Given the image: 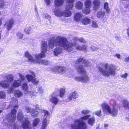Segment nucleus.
Returning <instances> with one entry per match:
<instances>
[{
	"label": "nucleus",
	"instance_id": "f257e3e1",
	"mask_svg": "<svg viewBox=\"0 0 129 129\" xmlns=\"http://www.w3.org/2000/svg\"><path fill=\"white\" fill-rule=\"evenodd\" d=\"M100 65L101 66L98 67V69L103 76L108 77L110 75L114 76L115 75L116 68L115 66L104 63H101Z\"/></svg>",
	"mask_w": 129,
	"mask_h": 129
},
{
	"label": "nucleus",
	"instance_id": "f03ea898",
	"mask_svg": "<svg viewBox=\"0 0 129 129\" xmlns=\"http://www.w3.org/2000/svg\"><path fill=\"white\" fill-rule=\"evenodd\" d=\"M90 116V115L85 116L80 118L79 120L74 121L73 123L74 125L72 126V127L76 129H87V126L86 123L82 121L88 120Z\"/></svg>",
	"mask_w": 129,
	"mask_h": 129
},
{
	"label": "nucleus",
	"instance_id": "7ed1b4c3",
	"mask_svg": "<svg viewBox=\"0 0 129 129\" xmlns=\"http://www.w3.org/2000/svg\"><path fill=\"white\" fill-rule=\"evenodd\" d=\"M58 42L59 46L63 48L65 50L68 52H70L74 48L73 47L76 45V43L69 42L68 41H57Z\"/></svg>",
	"mask_w": 129,
	"mask_h": 129
},
{
	"label": "nucleus",
	"instance_id": "20e7f679",
	"mask_svg": "<svg viewBox=\"0 0 129 129\" xmlns=\"http://www.w3.org/2000/svg\"><path fill=\"white\" fill-rule=\"evenodd\" d=\"M59 90V88H55V91L49 96V102L55 105H56L59 101V99L57 97Z\"/></svg>",
	"mask_w": 129,
	"mask_h": 129
},
{
	"label": "nucleus",
	"instance_id": "39448f33",
	"mask_svg": "<svg viewBox=\"0 0 129 129\" xmlns=\"http://www.w3.org/2000/svg\"><path fill=\"white\" fill-rule=\"evenodd\" d=\"M16 110L15 109H13L11 111V114H8L6 116V119L9 122H13L16 119Z\"/></svg>",
	"mask_w": 129,
	"mask_h": 129
},
{
	"label": "nucleus",
	"instance_id": "423d86ee",
	"mask_svg": "<svg viewBox=\"0 0 129 129\" xmlns=\"http://www.w3.org/2000/svg\"><path fill=\"white\" fill-rule=\"evenodd\" d=\"M104 113L107 114H109L111 110L110 106L105 102H104L100 105Z\"/></svg>",
	"mask_w": 129,
	"mask_h": 129
},
{
	"label": "nucleus",
	"instance_id": "0eeeda50",
	"mask_svg": "<svg viewBox=\"0 0 129 129\" xmlns=\"http://www.w3.org/2000/svg\"><path fill=\"white\" fill-rule=\"evenodd\" d=\"M74 79L76 81H81L84 83H87L89 81V77L86 74L81 76H76Z\"/></svg>",
	"mask_w": 129,
	"mask_h": 129
},
{
	"label": "nucleus",
	"instance_id": "6e6552de",
	"mask_svg": "<svg viewBox=\"0 0 129 129\" xmlns=\"http://www.w3.org/2000/svg\"><path fill=\"white\" fill-rule=\"evenodd\" d=\"M119 107V105L116 103H115L113 106L112 109H111L109 114L111 115L112 116H116L117 115L118 109Z\"/></svg>",
	"mask_w": 129,
	"mask_h": 129
},
{
	"label": "nucleus",
	"instance_id": "1a4fd4ad",
	"mask_svg": "<svg viewBox=\"0 0 129 129\" xmlns=\"http://www.w3.org/2000/svg\"><path fill=\"white\" fill-rule=\"evenodd\" d=\"M22 127L24 129H31V127L30 123L27 118H25L22 123Z\"/></svg>",
	"mask_w": 129,
	"mask_h": 129
},
{
	"label": "nucleus",
	"instance_id": "9d476101",
	"mask_svg": "<svg viewBox=\"0 0 129 129\" xmlns=\"http://www.w3.org/2000/svg\"><path fill=\"white\" fill-rule=\"evenodd\" d=\"M76 70L77 72L79 74H86L87 73L83 65H78L77 66Z\"/></svg>",
	"mask_w": 129,
	"mask_h": 129
},
{
	"label": "nucleus",
	"instance_id": "9b49d317",
	"mask_svg": "<svg viewBox=\"0 0 129 129\" xmlns=\"http://www.w3.org/2000/svg\"><path fill=\"white\" fill-rule=\"evenodd\" d=\"M0 85L3 88L6 89L8 88L10 86V84L7 80L4 79L0 82Z\"/></svg>",
	"mask_w": 129,
	"mask_h": 129
},
{
	"label": "nucleus",
	"instance_id": "f8f14e48",
	"mask_svg": "<svg viewBox=\"0 0 129 129\" xmlns=\"http://www.w3.org/2000/svg\"><path fill=\"white\" fill-rule=\"evenodd\" d=\"M66 70L64 67H57L54 68L53 71L56 72L63 74L66 72Z\"/></svg>",
	"mask_w": 129,
	"mask_h": 129
},
{
	"label": "nucleus",
	"instance_id": "ddd939ff",
	"mask_svg": "<svg viewBox=\"0 0 129 129\" xmlns=\"http://www.w3.org/2000/svg\"><path fill=\"white\" fill-rule=\"evenodd\" d=\"M49 40H67V39L64 37L53 35L51 36Z\"/></svg>",
	"mask_w": 129,
	"mask_h": 129
},
{
	"label": "nucleus",
	"instance_id": "4468645a",
	"mask_svg": "<svg viewBox=\"0 0 129 129\" xmlns=\"http://www.w3.org/2000/svg\"><path fill=\"white\" fill-rule=\"evenodd\" d=\"M59 42L57 41H49L48 48L52 49L55 46H59Z\"/></svg>",
	"mask_w": 129,
	"mask_h": 129
},
{
	"label": "nucleus",
	"instance_id": "2eb2a0df",
	"mask_svg": "<svg viewBox=\"0 0 129 129\" xmlns=\"http://www.w3.org/2000/svg\"><path fill=\"white\" fill-rule=\"evenodd\" d=\"M24 56L26 57L27 59L30 62H36V58L35 59H34L32 56L29 53L27 52L26 51L24 53ZM36 58V57H35Z\"/></svg>",
	"mask_w": 129,
	"mask_h": 129
},
{
	"label": "nucleus",
	"instance_id": "dca6fc26",
	"mask_svg": "<svg viewBox=\"0 0 129 129\" xmlns=\"http://www.w3.org/2000/svg\"><path fill=\"white\" fill-rule=\"evenodd\" d=\"M47 51L45 52L44 51H42L40 53L36 55L35 57H36V61H37L38 60L41 59V58H42L45 57V53H46Z\"/></svg>",
	"mask_w": 129,
	"mask_h": 129
},
{
	"label": "nucleus",
	"instance_id": "f3484780",
	"mask_svg": "<svg viewBox=\"0 0 129 129\" xmlns=\"http://www.w3.org/2000/svg\"><path fill=\"white\" fill-rule=\"evenodd\" d=\"M78 96L77 93L75 91H74L70 93L69 95L68 99L71 101L73 99H75L78 97Z\"/></svg>",
	"mask_w": 129,
	"mask_h": 129
},
{
	"label": "nucleus",
	"instance_id": "a211bd4d",
	"mask_svg": "<svg viewBox=\"0 0 129 129\" xmlns=\"http://www.w3.org/2000/svg\"><path fill=\"white\" fill-rule=\"evenodd\" d=\"M4 79L7 80L10 83H11L13 80L14 77L11 74H7L4 76Z\"/></svg>",
	"mask_w": 129,
	"mask_h": 129
},
{
	"label": "nucleus",
	"instance_id": "6ab92c4d",
	"mask_svg": "<svg viewBox=\"0 0 129 129\" xmlns=\"http://www.w3.org/2000/svg\"><path fill=\"white\" fill-rule=\"evenodd\" d=\"M21 81L19 79L18 80H14L12 83V86L14 87H17L21 85Z\"/></svg>",
	"mask_w": 129,
	"mask_h": 129
},
{
	"label": "nucleus",
	"instance_id": "aec40b11",
	"mask_svg": "<svg viewBox=\"0 0 129 129\" xmlns=\"http://www.w3.org/2000/svg\"><path fill=\"white\" fill-rule=\"evenodd\" d=\"M14 95L16 98H20L22 97L23 95L22 92L19 90H16L14 91Z\"/></svg>",
	"mask_w": 129,
	"mask_h": 129
},
{
	"label": "nucleus",
	"instance_id": "412c9836",
	"mask_svg": "<svg viewBox=\"0 0 129 129\" xmlns=\"http://www.w3.org/2000/svg\"><path fill=\"white\" fill-rule=\"evenodd\" d=\"M48 45L46 42L43 41L41 45V50L44 51L45 52L47 51Z\"/></svg>",
	"mask_w": 129,
	"mask_h": 129
},
{
	"label": "nucleus",
	"instance_id": "4be33fe9",
	"mask_svg": "<svg viewBox=\"0 0 129 129\" xmlns=\"http://www.w3.org/2000/svg\"><path fill=\"white\" fill-rule=\"evenodd\" d=\"M62 52V49L60 47H56L54 50L53 54L55 56L61 54Z\"/></svg>",
	"mask_w": 129,
	"mask_h": 129
},
{
	"label": "nucleus",
	"instance_id": "5701e85b",
	"mask_svg": "<svg viewBox=\"0 0 129 129\" xmlns=\"http://www.w3.org/2000/svg\"><path fill=\"white\" fill-rule=\"evenodd\" d=\"M14 24V20L13 19H11L10 20H9V21L7 22V29L8 30H10L13 25Z\"/></svg>",
	"mask_w": 129,
	"mask_h": 129
},
{
	"label": "nucleus",
	"instance_id": "b1692460",
	"mask_svg": "<svg viewBox=\"0 0 129 129\" xmlns=\"http://www.w3.org/2000/svg\"><path fill=\"white\" fill-rule=\"evenodd\" d=\"M93 4L94 5L93 9L95 10H97L100 5V1L98 0H95L93 1Z\"/></svg>",
	"mask_w": 129,
	"mask_h": 129
},
{
	"label": "nucleus",
	"instance_id": "393cba45",
	"mask_svg": "<svg viewBox=\"0 0 129 129\" xmlns=\"http://www.w3.org/2000/svg\"><path fill=\"white\" fill-rule=\"evenodd\" d=\"M36 63H38L39 64H44L45 65H48L50 63V61L47 60H38L36 61Z\"/></svg>",
	"mask_w": 129,
	"mask_h": 129
},
{
	"label": "nucleus",
	"instance_id": "a878e982",
	"mask_svg": "<svg viewBox=\"0 0 129 129\" xmlns=\"http://www.w3.org/2000/svg\"><path fill=\"white\" fill-rule=\"evenodd\" d=\"M81 22L83 24L87 25L90 23L91 19L87 17H84L82 19Z\"/></svg>",
	"mask_w": 129,
	"mask_h": 129
},
{
	"label": "nucleus",
	"instance_id": "bb28decb",
	"mask_svg": "<svg viewBox=\"0 0 129 129\" xmlns=\"http://www.w3.org/2000/svg\"><path fill=\"white\" fill-rule=\"evenodd\" d=\"M71 12L67 10H64L62 12V15L66 17L71 16Z\"/></svg>",
	"mask_w": 129,
	"mask_h": 129
},
{
	"label": "nucleus",
	"instance_id": "cd10ccee",
	"mask_svg": "<svg viewBox=\"0 0 129 129\" xmlns=\"http://www.w3.org/2000/svg\"><path fill=\"white\" fill-rule=\"evenodd\" d=\"M88 119L87 123L91 126H92L95 122V118L92 117L89 118Z\"/></svg>",
	"mask_w": 129,
	"mask_h": 129
},
{
	"label": "nucleus",
	"instance_id": "c85d7f7f",
	"mask_svg": "<svg viewBox=\"0 0 129 129\" xmlns=\"http://www.w3.org/2000/svg\"><path fill=\"white\" fill-rule=\"evenodd\" d=\"M64 2V0H55L54 5L55 7H59L62 5Z\"/></svg>",
	"mask_w": 129,
	"mask_h": 129
},
{
	"label": "nucleus",
	"instance_id": "c756f323",
	"mask_svg": "<svg viewBox=\"0 0 129 129\" xmlns=\"http://www.w3.org/2000/svg\"><path fill=\"white\" fill-rule=\"evenodd\" d=\"M59 92V94H58V96L59 95V97L61 98L63 97L65 94V90L63 88H60L59 89V90L58 92Z\"/></svg>",
	"mask_w": 129,
	"mask_h": 129
},
{
	"label": "nucleus",
	"instance_id": "7c9ffc66",
	"mask_svg": "<svg viewBox=\"0 0 129 129\" xmlns=\"http://www.w3.org/2000/svg\"><path fill=\"white\" fill-rule=\"evenodd\" d=\"M23 118V116L22 113V111L19 110L17 114V119L18 120L21 121Z\"/></svg>",
	"mask_w": 129,
	"mask_h": 129
},
{
	"label": "nucleus",
	"instance_id": "2f4dec72",
	"mask_svg": "<svg viewBox=\"0 0 129 129\" xmlns=\"http://www.w3.org/2000/svg\"><path fill=\"white\" fill-rule=\"evenodd\" d=\"M40 122V119L39 118H36L33 121L32 125L34 127L36 126Z\"/></svg>",
	"mask_w": 129,
	"mask_h": 129
},
{
	"label": "nucleus",
	"instance_id": "473e14b6",
	"mask_svg": "<svg viewBox=\"0 0 129 129\" xmlns=\"http://www.w3.org/2000/svg\"><path fill=\"white\" fill-rule=\"evenodd\" d=\"M22 87L24 93H27L28 92V86L27 83H24L22 85Z\"/></svg>",
	"mask_w": 129,
	"mask_h": 129
},
{
	"label": "nucleus",
	"instance_id": "72a5a7b5",
	"mask_svg": "<svg viewBox=\"0 0 129 129\" xmlns=\"http://www.w3.org/2000/svg\"><path fill=\"white\" fill-rule=\"evenodd\" d=\"M122 103L123 106L125 109H129V103L127 100H123Z\"/></svg>",
	"mask_w": 129,
	"mask_h": 129
},
{
	"label": "nucleus",
	"instance_id": "f704fd0d",
	"mask_svg": "<svg viewBox=\"0 0 129 129\" xmlns=\"http://www.w3.org/2000/svg\"><path fill=\"white\" fill-rule=\"evenodd\" d=\"M82 17V15L80 13L76 14L74 16V19L75 20L78 21Z\"/></svg>",
	"mask_w": 129,
	"mask_h": 129
},
{
	"label": "nucleus",
	"instance_id": "c9c22d12",
	"mask_svg": "<svg viewBox=\"0 0 129 129\" xmlns=\"http://www.w3.org/2000/svg\"><path fill=\"white\" fill-rule=\"evenodd\" d=\"M28 94L31 96V98H34L36 96V94L37 93L35 90H33L31 91H28Z\"/></svg>",
	"mask_w": 129,
	"mask_h": 129
},
{
	"label": "nucleus",
	"instance_id": "e433bc0d",
	"mask_svg": "<svg viewBox=\"0 0 129 129\" xmlns=\"http://www.w3.org/2000/svg\"><path fill=\"white\" fill-rule=\"evenodd\" d=\"M75 46H76V49L77 50L83 51L86 50V49L87 47L85 45H83L82 46H81L78 45H77L76 43V45Z\"/></svg>",
	"mask_w": 129,
	"mask_h": 129
},
{
	"label": "nucleus",
	"instance_id": "4c0bfd02",
	"mask_svg": "<svg viewBox=\"0 0 129 129\" xmlns=\"http://www.w3.org/2000/svg\"><path fill=\"white\" fill-rule=\"evenodd\" d=\"M83 5V4L80 1L77 2L75 4L76 8L78 9H81L82 8Z\"/></svg>",
	"mask_w": 129,
	"mask_h": 129
},
{
	"label": "nucleus",
	"instance_id": "58836bf2",
	"mask_svg": "<svg viewBox=\"0 0 129 129\" xmlns=\"http://www.w3.org/2000/svg\"><path fill=\"white\" fill-rule=\"evenodd\" d=\"M54 14L56 16H60L62 15V12L59 9H55L53 11Z\"/></svg>",
	"mask_w": 129,
	"mask_h": 129
},
{
	"label": "nucleus",
	"instance_id": "ea45409f",
	"mask_svg": "<svg viewBox=\"0 0 129 129\" xmlns=\"http://www.w3.org/2000/svg\"><path fill=\"white\" fill-rule=\"evenodd\" d=\"M36 111L34 109H31V110L30 112L31 115L32 117H37L39 116V113H36Z\"/></svg>",
	"mask_w": 129,
	"mask_h": 129
},
{
	"label": "nucleus",
	"instance_id": "a19ab883",
	"mask_svg": "<svg viewBox=\"0 0 129 129\" xmlns=\"http://www.w3.org/2000/svg\"><path fill=\"white\" fill-rule=\"evenodd\" d=\"M83 63L84 64V65L83 66L85 67H91L90 63L87 60H84Z\"/></svg>",
	"mask_w": 129,
	"mask_h": 129
},
{
	"label": "nucleus",
	"instance_id": "79ce46f5",
	"mask_svg": "<svg viewBox=\"0 0 129 129\" xmlns=\"http://www.w3.org/2000/svg\"><path fill=\"white\" fill-rule=\"evenodd\" d=\"M31 28L30 26L27 27L24 29V31L26 34H31Z\"/></svg>",
	"mask_w": 129,
	"mask_h": 129
},
{
	"label": "nucleus",
	"instance_id": "37998d69",
	"mask_svg": "<svg viewBox=\"0 0 129 129\" xmlns=\"http://www.w3.org/2000/svg\"><path fill=\"white\" fill-rule=\"evenodd\" d=\"M105 12L104 11H100L98 12L97 14L98 18H103L104 16Z\"/></svg>",
	"mask_w": 129,
	"mask_h": 129
},
{
	"label": "nucleus",
	"instance_id": "c03bdc74",
	"mask_svg": "<svg viewBox=\"0 0 129 129\" xmlns=\"http://www.w3.org/2000/svg\"><path fill=\"white\" fill-rule=\"evenodd\" d=\"M49 122L42 121V124L41 129H46Z\"/></svg>",
	"mask_w": 129,
	"mask_h": 129
},
{
	"label": "nucleus",
	"instance_id": "a18cd8bd",
	"mask_svg": "<svg viewBox=\"0 0 129 129\" xmlns=\"http://www.w3.org/2000/svg\"><path fill=\"white\" fill-rule=\"evenodd\" d=\"M90 111L87 109H83L81 112V114L83 115L86 116L89 113Z\"/></svg>",
	"mask_w": 129,
	"mask_h": 129
},
{
	"label": "nucleus",
	"instance_id": "49530a36",
	"mask_svg": "<svg viewBox=\"0 0 129 129\" xmlns=\"http://www.w3.org/2000/svg\"><path fill=\"white\" fill-rule=\"evenodd\" d=\"M27 79V80L28 82L31 81L34 78V76L28 74L26 75L25 76Z\"/></svg>",
	"mask_w": 129,
	"mask_h": 129
},
{
	"label": "nucleus",
	"instance_id": "de8ad7c7",
	"mask_svg": "<svg viewBox=\"0 0 129 129\" xmlns=\"http://www.w3.org/2000/svg\"><path fill=\"white\" fill-rule=\"evenodd\" d=\"M85 14H89L90 12V9L89 7H86V8L82 11Z\"/></svg>",
	"mask_w": 129,
	"mask_h": 129
},
{
	"label": "nucleus",
	"instance_id": "09e8293b",
	"mask_svg": "<svg viewBox=\"0 0 129 129\" xmlns=\"http://www.w3.org/2000/svg\"><path fill=\"white\" fill-rule=\"evenodd\" d=\"M108 5V4L107 2H106L104 3V8L107 13H109L110 11V9Z\"/></svg>",
	"mask_w": 129,
	"mask_h": 129
},
{
	"label": "nucleus",
	"instance_id": "8fccbe9b",
	"mask_svg": "<svg viewBox=\"0 0 129 129\" xmlns=\"http://www.w3.org/2000/svg\"><path fill=\"white\" fill-rule=\"evenodd\" d=\"M6 95L5 92L3 91H0V99H5L6 97Z\"/></svg>",
	"mask_w": 129,
	"mask_h": 129
},
{
	"label": "nucleus",
	"instance_id": "3c124183",
	"mask_svg": "<svg viewBox=\"0 0 129 129\" xmlns=\"http://www.w3.org/2000/svg\"><path fill=\"white\" fill-rule=\"evenodd\" d=\"M65 73L68 77H71L72 76L73 72L71 70H66Z\"/></svg>",
	"mask_w": 129,
	"mask_h": 129
},
{
	"label": "nucleus",
	"instance_id": "603ef678",
	"mask_svg": "<svg viewBox=\"0 0 129 129\" xmlns=\"http://www.w3.org/2000/svg\"><path fill=\"white\" fill-rule=\"evenodd\" d=\"M91 3L90 0H86L85 3V5L86 7L90 8L91 7Z\"/></svg>",
	"mask_w": 129,
	"mask_h": 129
},
{
	"label": "nucleus",
	"instance_id": "864d4df0",
	"mask_svg": "<svg viewBox=\"0 0 129 129\" xmlns=\"http://www.w3.org/2000/svg\"><path fill=\"white\" fill-rule=\"evenodd\" d=\"M95 114L99 117H100L102 115L101 110L100 109L95 111Z\"/></svg>",
	"mask_w": 129,
	"mask_h": 129
},
{
	"label": "nucleus",
	"instance_id": "5fc2aeb1",
	"mask_svg": "<svg viewBox=\"0 0 129 129\" xmlns=\"http://www.w3.org/2000/svg\"><path fill=\"white\" fill-rule=\"evenodd\" d=\"M49 117V116L44 115L43 118L42 119V121L49 122V121L47 119Z\"/></svg>",
	"mask_w": 129,
	"mask_h": 129
},
{
	"label": "nucleus",
	"instance_id": "6e6d98bb",
	"mask_svg": "<svg viewBox=\"0 0 129 129\" xmlns=\"http://www.w3.org/2000/svg\"><path fill=\"white\" fill-rule=\"evenodd\" d=\"M36 111L37 112H42V109H40V108L39 107V106L37 105L36 106Z\"/></svg>",
	"mask_w": 129,
	"mask_h": 129
},
{
	"label": "nucleus",
	"instance_id": "4d7b16f0",
	"mask_svg": "<svg viewBox=\"0 0 129 129\" xmlns=\"http://www.w3.org/2000/svg\"><path fill=\"white\" fill-rule=\"evenodd\" d=\"M18 75H19V77L20 78V79L21 81H24L25 80V77L23 75L20 73H18Z\"/></svg>",
	"mask_w": 129,
	"mask_h": 129
},
{
	"label": "nucleus",
	"instance_id": "13d9d810",
	"mask_svg": "<svg viewBox=\"0 0 129 129\" xmlns=\"http://www.w3.org/2000/svg\"><path fill=\"white\" fill-rule=\"evenodd\" d=\"M92 27L95 28H97L98 27V25L95 21H93L92 22Z\"/></svg>",
	"mask_w": 129,
	"mask_h": 129
},
{
	"label": "nucleus",
	"instance_id": "bf43d9fd",
	"mask_svg": "<svg viewBox=\"0 0 129 129\" xmlns=\"http://www.w3.org/2000/svg\"><path fill=\"white\" fill-rule=\"evenodd\" d=\"M84 60H85V59L83 58H80L78 59L76 61V63L77 64H78L82 62L83 63V61H84Z\"/></svg>",
	"mask_w": 129,
	"mask_h": 129
},
{
	"label": "nucleus",
	"instance_id": "052dcab7",
	"mask_svg": "<svg viewBox=\"0 0 129 129\" xmlns=\"http://www.w3.org/2000/svg\"><path fill=\"white\" fill-rule=\"evenodd\" d=\"M13 87L12 86H11L10 88H8L7 90L9 94H11L12 93L14 90Z\"/></svg>",
	"mask_w": 129,
	"mask_h": 129
},
{
	"label": "nucleus",
	"instance_id": "680f3d73",
	"mask_svg": "<svg viewBox=\"0 0 129 129\" xmlns=\"http://www.w3.org/2000/svg\"><path fill=\"white\" fill-rule=\"evenodd\" d=\"M67 6V9H68L71 10L73 7V5L72 3H69Z\"/></svg>",
	"mask_w": 129,
	"mask_h": 129
},
{
	"label": "nucleus",
	"instance_id": "e2e57ef3",
	"mask_svg": "<svg viewBox=\"0 0 129 129\" xmlns=\"http://www.w3.org/2000/svg\"><path fill=\"white\" fill-rule=\"evenodd\" d=\"M16 35L18 37V38L20 39H22L23 35V34L20 32L17 33Z\"/></svg>",
	"mask_w": 129,
	"mask_h": 129
},
{
	"label": "nucleus",
	"instance_id": "0e129e2a",
	"mask_svg": "<svg viewBox=\"0 0 129 129\" xmlns=\"http://www.w3.org/2000/svg\"><path fill=\"white\" fill-rule=\"evenodd\" d=\"M43 17H44L45 18L49 20H51V18L50 15L47 14H44L43 15Z\"/></svg>",
	"mask_w": 129,
	"mask_h": 129
},
{
	"label": "nucleus",
	"instance_id": "69168bd1",
	"mask_svg": "<svg viewBox=\"0 0 129 129\" xmlns=\"http://www.w3.org/2000/svg\"><path fill=\"white\" fill-rule=\"evenodd\" d=\"M31 82L34 84L36 85L38 83L39 81L38 80H37L36 79L34 78Z\"/></svg>",
	"mask_w": 129,
	"mask_h": 129
},
{
	"label": "nucleus",
	"instance_id": "338daca9",
	"mask_svg": "<svg viewBox=\"0 0 129 129\" xmlns=\"http://www.w3.org/2000/svg\"><path fill=\"white\" fill-rule=\"evenodd\" d=\"M42 112L44 113V115L49 116V113L47 111L45 110H42Z\"/></svg>",
	"mask_w": 129,
	"mask_h": 129
},
{
	"label": "nucleus",
	"instance_id": "774afa93",
	"mask_svg": "<svg viewBox=\"0 0 129 129\" xmlns=\"http://www.w3.org/2000/svg\"><path fill=\"white\" fill-rule=\"evenodd\" d=\"M37 89L38 91L41 93H42L44 92L41 86H38Z\"/></svg>",
	"mask_w": 129,
	"mask_h": 129
}]
</instances>
